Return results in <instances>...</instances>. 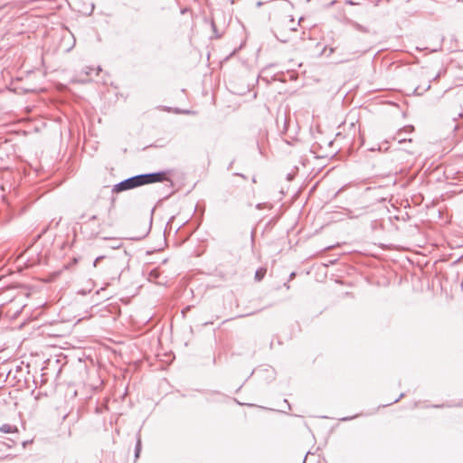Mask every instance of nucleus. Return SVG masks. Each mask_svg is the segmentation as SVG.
<instances>
[{
  "label": "nucleus",
  "mask_w": 463,
  "mask_h": 463,
  "mask_svg": "<svg viewBox=\"0 0 463 463\" xmlns=\"http://www.w3.org/2000/svg\"><path fill=\"white\" fill-rule=\"evenodd\" d=\"M169 170L158 171L152 173L139 174L128 178H126L118 184H114L111 192L113 194H118L125 191H128L134 188H137L146 184L170 182L173 185V181L168 177Z\"/></svg>",
  "instance_id": "f257e3e1"
},
{
  "label": "nucleus",
  "mask_w": 463,
  "mask_h": 463,
  "mask_svg": "<svg viewBox=\"0 0 463 463\" xmlns=\"http://www.w3.org/2000/svg\"><path fill=\"white\" fill-rule=\"evenodd\" d=\"M276 24H279V28H282L284 31L287 29L289 32L297 31V25L295 24V20L292 16L290 18H283L276 23Z\"/></svg>",
  "instance_id": "f03ea898"
},
{
  "label": "nucleus",
  "mask_w": 463,
  "mask_h": 463,
  "mask_svg": "<svg viewBox=\"0 0 463 463\" xmlns=\"http://www.w3.org/2000/svg\"><path fill=\"white\" fill-rule=\"evenodd\" d=\"M271 31L276 39L280 43H286L289 41V37L282 28H279V24H275Z\"/></svg>",
  "instance_id": "7ed1b4c3"
},
{
  "label": "nucleus",
  "mask_w": 463,
  "mask_h": 463,
  "mask_svg": "<svg viewBox=\"0 0 463 463\" xmlns=\"http://www.w3.org/2000/svg\"><path fill=\"white\" fill-rule=\"evenodd\" d=\"M414 130V127L412 125H408V126H405L404 128H401L396 136L393 137L394 139H396L398 141L399 144H403V143H406V142H411V138H399V137L401 135H402L403 133H411L412 131Z\"/></svg>",
  "instance_id": "20e7f679"
},
{
  "label": "nucleus",
  "mask_w": 463,
  "mask_h": 463,
  "mask_svg": "<svg viewBox=\"0 0 463 463\" xmlns=\"http://www.w3.org/2000/svg\"><path fill=\"white\" fill-rule=\"evenodd\" d=\"M115 202H116V198L115 197H111L109 204L107 207L108 219L109 220L108 221L103 220L102 221L103 224H106V225H109V226L112 225V222H110V213H111L112 209L115 207Z\"/></svg>",
  "instance_id": "39448f33"
},
{
  "label": "nucleus",
  "mask_w": 463,
  "mask_h": 463,
  "mask_svg": "<svg viewBox=\"0 0 463 463\" xmlns=\"http://www.w3.org/2000/svg\"><path fill=\"white\" fill-rule=\"evenodd\" d=\"M141 449H142L141 438H140V436H137L136 446H135V460H137L139 458Z\"/></svg>",
  "instance_id": "423d86ee"
},
{
  "label": "nucleus",
  "mask_w": 463,
  "mask_h": 463,
  "mask_svg": "<svg viewBox=\"0 0 463 463\" xmlns=\"http://www.w3.org/2000/svg\"><path fill=\"white\" fill-rule=\"evenodd\" d=\"M266 272H267V269L266 268H260L256 270L255 272V276H254V279L256 281H260L263 279V278L265 277L266 275Z\"/></svg>",
  "instance_id": "0eeeda50"
},
{
  "label": "nucleus",
  "mask_w": 463,
  "mask_h": 463,
  "mask_svg": "<svg viewBox=\"0 0 463 463\" xmlns=\"http://www.w3.org/2000/svg\"><path fill=\"white\" fill-rule=\"evenodd\" d=\"M0 431L4 433H11L14 431H17V428L14 426H11L9 424H4L0 427Z\"/></svg>",
  "instance_id": "6e6552de"
},
{
  "label": "nucleus",
  "mask_w": 463,
  "mask_h": 463,
  "mask_svg": "<svg viewBox=\"0 0 463 463\" xmlns=\"http://www.w3.org/2000/svg\"><path fill=\"white\" fill-rule=\"evenodd\" d=\"M352 25H353V27H354L355 30H357V31H359V32H361V33H369V32H370V31H369V29H368L367 27H365V26H364V25H362V24H358V23H356V22H354V23L352 24Z\"/></svg>",
  "instance_id": "1a4fd4ad"
},
{
  "label": "nucleus",
  "mask_w": 463,
  "mask_h": 463,
  "mask_svg": "<svg viewBox=\"0 0 463 463\" xmlns=\"http://www.w3.org/2000/svg\"><path fill=\"white\" fill-rule=\"evenodd\" d=\"M100 71H101V68L99 66H98L97 68L86 67L84 72H85L86 75H90L92 72H95L96 74H99V72Z\"/></svg>",
  "instance_id": "9d476101"
},
{
  "label": "nucleus",
  "mask_w": 463,
  "mask_h": 463,
  "mask_svg": "<svg viewBox=\"0 0 463 463\" xmlns=\"http://www.w3.org/2000/svg\"><path fill=\"white\" fill-rule=\"evenodd\" d=\"M430 83L429 82L427 84L426 87L424 88H421L420 86H418L415 90H414V93H416L417 95H421L423 92H425L426 90H430Z\"/></svg>",
  "instance_id": "9b49d317"
},
{
  "label": "nucleus",
  "mask_w": 463,
  "mask_h": 463,
  "mask_svg": "<svg viewBox=\"0 0 463 463\" xmlns=\"http://www.w3.org/2000/svg\"><path fill=\"white\" fill-rule=\"evenodd\" d=\"M174 112L176 113V114H181V113H183V114H191V113H193L191 110H183V109H178V108L175 109Z\"/></svg>",
  "instance_id": "f8f14e48"
},
{
  "label": "nucleus",
  "mask_w": 463,
  "mask_h": 463,
  "mask_svg": "<svg viewBox=\"0 0 463 463\" xmlns=\"http://www.w3.org/2000/svg\"><path fill=\"white\" fill-rule=\"evenodd\" d=\"M404 396H405V394H404L403 392H402V393L399 395V397H398V398H396L393 402H392L388 403V405H391V404H392V403H396V402H399L402 398H403ZM383 407H385V405H383ZM386 406H387V404H386Z\"/></svg>",
  "instance_id": "ddd939ff"
},
{
  "label": "nucleus",
  "mask_w": 463,
  "mask_h": 463,
  "mask_svg": "<svg viewBox=\"0 0 463 463\" xmlns=\"http://www.w3.org/2000/svg\"><path fill=\"white\" fill-rule=\"evenodd\" d=\"M104 259V256H99L95 259V260L93 261V266L96 267L98 265V263L99 262L100 260Z\"/></svg>",
  "instance_id": "4468645a"
},
{
  "label": "nucleus",
  "mask_w": 463,
  "mask_h": 463,
  "mask_svg": "<svg viewBox=\"0 0 463 463\" xmlns=\"http://www.w3.org/2000/svg\"><path fill=\"white\" fill-rule=\"evenodd\" d=\"M452 405L450 404H435V405H432L431 407L433 408H443V407H451Z\"/></svg>",
  "instance_id": "2eb2a0df"
},
{
  "label": "nucleus",
  "mask_w": 463,
  "mask_h": 463,
  "mask_svg": "<svg viewBox=\"0 0 463 463\" xmlns=\"http://www.w3.org/2000/svg\"><path fill=\"white\" fill-rule=\"evenodd\" d=\"M212 27H213V32L215 33V37L219 38L221 35L217 33L216 25H215V24L213 22H212Z\"/></svg>",
  "instance_id": "dca6fc26"
},
{
  "label": "nucleus",
  "mask_w": 463,
  "mask_h": 463,
  "mask_svg": "<svg viewBox=\"0 0 463 463\" xmlns=\"http://www.w3.org/2000/svg\"><path fill=\"white\" fill-rule=\"evenodd\" d=\"M357 416H351V417H345V418H342L340 419L342 421H347V420H353L354 418H356Z\"/></svg>",
  "instance_id": "f3484780"
},
{
  "label": "nucleus",
  "mask_w": 463,
  "mask_h": 463,
  "mask_svg": "<svg viewBox=\"0 0 463 463\" xmlns=\"http://www.w3.org/2000/svg\"><path fill=\"white\" fill-rule=\"evenodd\" d=\"M345 4H346V5H356V3H355V2H354L353 0H346V1H345Z\"/></svg>",
  "instance_id": "a211bd4d"
},
{
  "label": "nucleus",
  "mask_w": 463,
  "mask_h": 463,
  "mask_svg": "<svg viewBox=\"0 0 463 463\" xmlns=\"http://www.w3.org/2000/svg\"><path fill=\"white\" fill-rule=\"evenodd\" d=\"M98 218H99V217H98V215H97V214H93V215H91V216L90 217L89 221H96V220H98Z\"/></svg>",
  "instance_id": "6ab92c4d"
},
{
  "label": "nucleus",
  "mask_w": 463,
  "mask_h": 463,
  "mask_svg": "<svg viewBox=\"0 0 463 463\" xmlns=\"http://www.w3.org/2000/svg\"><path fill=\"white\" fill-rule=\"evenodd\" d=\"M234 175L241 176L243 179H247L246 175H244L243 174H241V173H234Z\"/></svg>",
  "instance_id": "aec40b11"
},
{
  "label": "nucleus",
  "mask_w": 463,
  "mask_h": 463,
  "mask_svg": "<svg viewBox=\"0 0 463 463\" xmlns=\"http://www.w3.org/2000/svg\"><path fill=\"white\" fill-rule=\"evenodd\" d=\"M190 308H191V307H190V306H188V307H186L185 308H184V309L182 310L183 315H184L186 312H188V310H190Z\"/></svg>",
  "instance_id": "412c9836"
},
{
  "label": "nucleus",
  "mask_w": 463,
  "mask_h": 463,
  "mask_svg": "<svg viewBox=\"0 0 463 463\" xmlns=\"http://www.w3.org/2000/svg\"><path fill=\"white\" fill-rule=\"evenodd\" d=\"M234 161H235V160L233 159V160L229 164V165H228V167H227V169H228V170H230V169L232 168V165H233Z\"/></svg>",
  "instance_id": "4be33fe9"
},
{
  "label": "nucleus",
  "mask_w": 463,
  "mask_h": 463,
  "mask_svg": "<svg viewBox=\"0 0 463 463\" xmlns=\"http://www.w3.org/2000/svg\"><path fill=\"white\" fill-rule=\"evenodd\" d=\"M256 5H257V7H260L263 5V2L259 1V2H257Z\"/></svg>",
  "instance_id": "5701e85b"
},
{
  "label": "nucleus",
  "mask_w": 463,
  "mask_h": 463,
  "mask_svg": "<svg viewBox=\"0 0 463 463\" xmlns=\"http://www.w3.org/2000/svg\"><path fill=\"white\" fill-rule=\"evenodd\" d=\"M164 110L169 112V111L172 110V108H170V107H164Z\"/></svg>",
  "instance_id": "b1692460"
},
{
  "label": "nucleus",
  "mask_w": 463,
  "mask_h": 463,
  "mask_svg": "<svg viewBox=\"0 0 463 463\" xmlns=\"http://www.w3.org/2000/svg\"><path fill=\"white\" fill-rule=\"evenodd\" d=\"M262 207H263V204H262V203H258V204L256 205V208H257V209H262Z\"/></svg>",
  "instance_id": "393cba45"
},
{
  "label": "nucleus",
  "mask_w": 463,
  "mask_h": 463,
  "mask_svg": "<svg viewBox=\"0 0 463 463\" xmlns=\"http://www.w3.org/2000/svg\"><path fill=\"white\" fill-rule=\"evenodd\" d=\"M296 276L295 272H291L289 275V279H292Z\"/></svg>",
  "instance_id": "a878e982"
},
{
  "label": "nucleus",
  "mask_w": 463,
  "mask_h": 463,
  "mask_svg": "<svg viewBox=\"0 0 463 463\" xmlns=\"http://www.w3.org/2000/svg\"><path fill=\"white\" fill-rule=\"evenodd\" d=\"M440 76V72H439L436 76L433 77V80H436Z\"/></svg>",
  "instance_id": "bb28decb"
},
{
  "label": "nucleus",
  "mask_w": 463,
  "mask_h": 463,
  "mask_svg": "<svg viewBox=\"0 0 463 463\" xmlns=\"http://www.w3.org/2000/svg\"><path fill=\"white\" fill-rule=\"evenodd\" d=\"M284 403H286V404H287V407H288V409H290V405H289V403H288V400H286V399H285V400H284Z\"/></svg>",
  "instance_id": "cd10ccee"
},
{
  "label": "nucleus",
  "mask_w": 463,
  "mask_h": 463,
  "mask_svg": "<svg viewBox=\"0 0 463 463\" xmlns=\"http://www.w3.org/2000/svg\"><path fill=\"white\" fill-rule=\"evenodd\" d=\"M29 442H30V441H24V442L22 443L23 448H25V446H26V445H27V443H29Z\"/></svg>",
  "instance_id": "c85d7f7f"
},
{
  "label": "nucleus",
  "mask_w": 463,
  "mask_h": 463,
  "mask_svg": "<svg viewBox=\"0 0 463 463\" xmlns=\"http://www.w3.org/2000/svg\"><path fill=\"white\" fill-rule=\"evenodd\" d=\"M455 406L461 407V406H463V403L462 402H458V403L455 404Z\"/></svg>",
  "instance_id": "c756f323"
},
{
  "label": "nucleus",
  "mask_w": 463,
  "mask_h": 463,
  "mask_svg": "<svg viewBox=\"0 0 463 463\" xmlns=\"http://www.w3.org/2000/svg\"><path fill=\"white\" fill-rule=\"evenodd\" d=\"M463 116V113H458V117H462Z\"/></svg>",
  "instance_id": "7c9ffc66"
},
{
  "label": "nucleus",
  "mask_w": 463,
  "mask_h": 463,
  "mask_svg": "<svg viewBox=\"0 0 463 463\" xmlns=\"http://www.w3.org/2000/svg\"><path fill=\"white\" fill-rule=\"evenodd\" d=\"M302 19H303L302 17H301V18H299V21H298V24H300V22L302 21Z\"/></svg>",
  "instance_id": "2f4dec72"
},
{
  "label": "nucleus",
  "mask_w": 463,
  "mask_h": 463,
  "mask_svg": "<svg viewBox=\"0 0 463 463\" xmlns=\"http://www.w3.org/2000/svg\"><path fill=\"white\" fill-rule=\"evenodd\" d=\"M252 182H253V183H255V182H256V178H255V177H253V178H252Z\"/></svg>",
  "instance_id": "473e14b6"
},
{
  "label": "nucleus",
  "mask_w": 463,
  "mask_h": 463,
  "mask_svg": "<svg viewBox=\"0 0 463 463\" xmlns=\"http://www.w3.org/2000/svg\"><path fill=\"white\" fill-rule=\"evenodd\" d=\"M303 463H306V458H304Z\"/></svg>",
  "instance_id": "72a5a7b5"
}]
</instances>
